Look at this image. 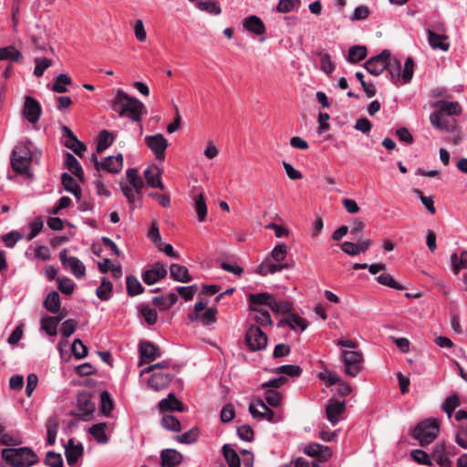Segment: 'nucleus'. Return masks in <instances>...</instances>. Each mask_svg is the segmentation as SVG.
I'll list each match as a JSON object with an SVG mask.
<instances>
[{"mask_svg": "<svg viewBox=\"0 0 467 467\" xmlns=\"http://www.w3.org/2000/svg\"><path fill=\"white\" fill-rule=\"evenodd\" d=\"M112 108L120 118H129L133 122H139L142 116L146 114L144 104L122 89L116 91V96L112 100Z\"/></svg>", "mask_w": 467, "mask_h": 467, "instance_id": "obj_1", "label": "nucleus"}, {"mask_svg": "<svg viewBox=\"0 0 467 467\" xmlns=\"http://www.w3.org/2000/svg\"><path fill=\"white\" fill-rule=\"evenodd\" d=\"M391 82L396 86L407 84L410 82L414 73V61L411 57H408L401 67V61L397 57H389L388 58V67L385 68Z\"/></svg>", "mask_w": 467, "mask_h": 467, "instance_id": "obj_2", "label": "nucleus"}, {"mask_svg": "<svg viewBox=\"0 0 467 467\" xmlns=\"http://www.w3.org/2000/svg\"><path fill=\"white\" fill-rule=\"evenodd\" d=\"M33 145L31 142H19L12 151L11 166L14 171L18 174H26L31 177L29 166L33 161Z\"/></svg>", "mask_w": 467, "mask_h": 467, "instance_id": "obj_3", "label": "nucleus"}, {"mask_svg": "<svg viewBox=\"0 0 467 467\" xmlns=\"http://www.w3.org/2000/svg\"><path fill=\"white\" fill-rule=\"evenodd\" d=\"M1 455L11 467H30L38 461L37 455L28 447L5 448Z\"/></svg>", "mask_w": 467, "mask_h": 467, "instance_id": "obj_4", "label": "nucleus"}, {"mask_svg": "<svg viewBox=\"0 0 467 467\" xmlns=\"http://www.w3.org/2000/svg\"><path fill=\"white\" fill-rule=\"evenodd\" d=\"M440 431L439 422L436 419L429 418L418 423L410 432L420 446L431 443Z\"/></svg>", "mask_w": 467, "mask_h": 467, "instance_id": "obj_5", "label": "nucleus"}, {"mask_svg": "<svg viewBox=\"0 0 467 467\" xmlns=\"http://www.w3.org/2000/svg\"><path fill=\"white\" fill-rule=\"evenodd\" d=\"M341 356L346 374L350 377H356L361 370L362 353L356 350L343 349Z\"/></svg>", "mask_w": 467, "mask_h": 467, "instance_id": "obj_6", "label": "nucleus"}, {"mask_svg": "<svg viewBox=\"0 0 467 467\" xmlns=\"http://www.w3.org/2000/svg\"><path fill=\"white\" fill-rule=\"evenodd\" d=\"M245 341L251 350H261L267 345V337L258 326L252 325L246 331Z\"/></svg>", "mask_w": 467, "mask_h": 467, "instance_id": "obj_7", "label": "nucleus"}, {"mask_svg": "<svg viewBox=\"0 0 467 467\" xmlns=\"http://www.w3.org/2000/svg\"><path fill=\"white\" fill-rule=\"evenodd\" d=\"M145 144L147 147L152 151L155 158L159 161H163L165 158V151L168 148V140L161 133H157L155 135L146 136Z\"/></svg>", "mask_w": 467, "mask_h": 467, "instance_id": "obj_8", "label": "nucleus"}, {"mask_svg": "<svg viewBox=\"0 0 467 467\" xmlns=\"http://www.w3.org/2000/svg\"><path fill=\"white\" fill-rule=\"evenodd\" d=\"M59 259L65 267H68L71 274L78 279H81L86 275L84 264L75 256H67V249L59 252Z\"/></svg>", "mask_w": 467, "mask_h": 467, "instance_id": "obj_9", "label": "nucleus"}, {"mask_svg": "<svg viewBox=\"0 0 467 467\" xmlns=\"http://www.w3.org/2000/svg\"><path fill=\"white\" fill-rule=\"evenodd\" d=\"M389 51L383 50L380 54L369 58L365 64V68L374 76H379L388 67Z\"/></svg>", "mask_w": 467, "mask_h": 467, "instance_id": "obj_10", "label": "nucleus"}, {"mask_svg": "<svg viewBox=\"0 0 467 467\" xmlns=\"http://www.w3.org/2000/svg\"><path fill=\"white\" fill-rule=\"evenodd\" d=\"M140 360L139 365L150 363L161 356L159 347L150 341H143L139 346Z\"/></svg>", "mask_w": 467, "mask_h": 467, "instance_id": "obj_11", "label": "nucleus"}, {"mask_svg": "<svg viewBox=\"0 0 467 467\" xmlns=\"http://www.w3.org/2000/svg\"><path fill=\"white\" fill-rule=\"evenodd\" d=\"M249 412L254 418L266 419L270 422L276 421L275 413L263 400L253 401L249 406Z\"/></svg>", "mask_w": 467, "mask_h": 467, "instance_id": "obj_12", "label": "nucleus"}, {"mask_svg": "<svg viewBox=\"0 0 467 467\" xmlns=\"http://www.w3.org/2000/svg\"><path fill=\"white\" fill-rule=\"evenodd\" d=\"M95 410V404L91 401L90 395L88 392L78 393L77 399L78 416L87 420Z\"/></svg>", "mask_w": 467, "mask_h": 467, "instance_id": "obj_13", "label": "nucleus"}, {"mask_svg": "<svg viewBox=\"0 0 467 467\" xmlns=\"http://www.w3.org/2000/svg\"><path fill=\"white\" fill-rule=\"evenodd\" d=\"M42 109L39 102L32 98L26 97L24 104V116L30 123H36L41 116Z\"/></svg>", "mask_w": 467, "mask_h": 467, "instance_id": "obj_14", "label": "nucleus"}, {"mask_svg": "<svg viewBox=\"0 0 467 467\" xmlns=\"http://www.w3.org/2000/svg\"><path fill=\"white\" fill-rule=\"evenodd\" d=\"M172 378L173 375L169 372H154L148 380V387L155 391H161L170 385Z\"/></svg>", "mask_w": 467, "mask_h": 467, "instance_id": "obj_15", "label": "nucleus"}, {"mask_svg": "<svg viewBox=\"0 0 467 467\" xmlns=\"http://www.w3.org/2000/svg\"><path fill=\"white\" fill-rule=\"evenodd\" d=\"M247 299L249 309H258L260 306L272 309L273 305H275V297L267 292L249 294Z\"/></svg>", "mask_w": 467, "mask_h": 467, "instance_id": "obj_16", "label": "nucleus"}, {"mask_svg": "<svg viewBox=\"0 0 467 467\" xmlns=\"http://www.w3.org/2000/svg\"><path fill=\"white\" fill-rule=\"evenodd\" d=\"M167 275V270L165 265L161 263H156L153 266L146 270L141 277L145 284L151 285L157 283L161 278L165 277Z\"/></svg>", "mask_w": 467, "mask_h": 467, "instance_id": "obj_17", "label": "nucleus"}, {"mask_svg": "<svg viewBox=\"0 0 467 467\" xmlns=\"http://www.w3.org/2000/svg\"><path fill=\"white\" fill-rule=\"evenodd\" d=\"M345 401L329 400L326 407L327 419L331 424L336 425L340 420V417L345 411Z\"/></svg>", "mask_w": 467, "mask_h": 467, "instance_id": "obj_18", "label": "nucleus"}, {"mask_svg": "<svg viewBox=\"0 0 467 467\" xmlns=\"http://www.w3.org/2000/svg\"><path fill=\"white\" fill-rule=\"evenodd\" d=\"M304 452L311 457H317L319 460L326 461L332 455V450L328 446L312 442L307 444Z\"/></svg>", "mask_w": 467, "mask_h": 467, "instance_id": "obj_19", "label": "nucleus"}, {"mask_svg": "<svg viewBox=\"0 0 467 467\" xmlns=\"http://www.w3.org/2000/svg\"><path fill=\"white\" fill-rule=\"evenodd\" d=\"M279 326H288L294 331L302 332L307 327V322L298 315L288 314L280 320Z\"/></svg>", "mask_w": 467, "mask_h": 467, "instance_id": "obj_20", "label": "nucleus"}, {"mask_svg": "<svg viewBox=\"0 0 467 467\" xmlns=\"http://www.w3.org/2000/svg\"><path fill=\"white\" fill-rule=\"evenodd\" d=\"M123 166L122 154L116 156H109L105 158L99 164V170L107 171L110 173H119Z\"/></svg>", "mask_w": 467, "mask_h": 467, "instance_id": "obj_21", "label": "nucleus"}, {"mask_svg": "<svg viewBox=\"0 0 467 467\" xmlns=\"http://www.w3.org/2000/svg\"><path fill=\"white\" fill-rule=\"evenodd\" d=\"M161 467H175L182 461V455L174 449H164L161 451Z\"/></svg>", "mask_w": 467, "mask_h": 467, "instance_id": "obj_22", "label": "nucleus"}, {"mask_svg": "<svg viewBox=\"0 0 467 467\" xmlns=\"http://www.w3.org/2000/svg\"><path fill=\"white\" fill-rule=\"evenodd\" d=\"M243 26L247 30L255 35H263L265 32V26L264 22L257 16H250L244 19Z\"/></svg>", "mask_w": 467, "mask_h": 467, "instance_id": "obj_23", "label": "nucleus"}, {"mask_svg": "<svg viewBox=\"0 0 467 467\" xmlns=\"http://www.w3.org/2000/svg\"><path fill=\"white\" fill-rule=\"evenodd\" d=\"M161 171L157 166H150L144 171V177L149 186L163 190L164 185L161 181Z\"/></svg>", "mask_w": 467, "mask_h": 467, "instance_id": "obj_24", "label": "nucleus"}, {"mask_svg": "<svg viewBox=\"0 0 467 467\" xmlns=\"http://www.w3.org/2000/svg\"><path fill=\"white\" fill-rule=\"evenodd\" d=\"M47 440L46 446H53L56 442L57 434L59 427V420L57 416H51L46 422Z\"/></svg>", "mask_w": 467, "mask_h": 467, "instance_id": "obj_25", "label": "nucleus"}, {"mask_svg": "<svg viewBox=\"0 0 467 467\" xmlns=\"http://www.w3.org/2000/svg\"><path fill=\"white\" fill-rule=\"evenodd\" d=\"M432 457L440 467H451L452 465V462L448 457V453L443 443L435 445L432 451Z\"/></svg>", "mask_w": 467, "mask_h": 467, "instance_id": "obj_26", "label": "nucleus"}, {"mask_svg": "<svg viewBox=\"0 0 467 467\" xmlns=\"http://www.w3.org/2000/svg\"><path fill=\"white\" fill-rule=\"evenodd\" d=\"M286 268H288L287 264H279L277 262L272 263L270 262V258H267L258 266L257 273L262 275H267L275 274Z\"/></svg>", "mask_w": 467, "mask_h": 467, "instance_id": "obj_27", "label": "nucleus"}, {"mask_svg": "<svg viewBox=\"0 0 467 467\" xmlns=\"http://www.w3.org/2000/svg\"><path fill=\"white\" fill-rule=\"evenodd\" d=\"M170 276L173 280L182 283H188L192 281V276L189 274L188 269L185 266L178 264H172L170 267Z\"/></svg>", "mask_w": 467, "mask_h": 467, "instance_id": "obj_28", "label": "nucleus"}, {"mask_svg": "<svg viewBox=\"0 0 467 467\" xmlns=\"http://www.w3.org/2000/svg\"><path fill=\"white\" fill-rule=\"evenodd\" d=\"M427 33L429 45L433 49H441L442 51H447L449 49L450 44L444 42V40L447 39L446 36L436 34L431 29H428Z\"/></svg>", "mask_w": 467, "mask_h": 467, "instance_id": "obj_29", "label": "nucleus"}, {"mask_svg": "<svg viewBox=\"0 0 467 467\" xmlns=\"http://www.w3.org/2000/svg\"><path fill=\"white\" fill-rule=\"evenodd\" d=\"M451 265L455 275L462 269H467V250H462L459 254L453 253L451 255Z\"/></svg>", "mask_w": 467, "mask_h": 467, "instance_id": "obj_30", "label": "nucleus"}, {"mask_svg": "<svg viewBox=\"0 0 467 467\" xmlns=\"http://www.w3.org/2000/svg\"><path fill=\"white\" fill-rule=\"evenodd\" d=\"M62 184L65 190L72 193L77 198H80L81 190L77 181L67 172H64L61 176Z\"/></svg>", "mask_w": 467, "mask_h": 467, "instance_id": "obj_31", "label": "nucleus"}, {"mask_svg": "<svg viewBox=\"0 0 467 467\" xmlns=\"http://www.w3.org/2000/svg\"><path fill=\"white\" fill-rule=\"evenodd\" d=\"M159 408L162 411L166 410H177L182 411V404L177 400L173 393H170L166 399L161 400L159 402Z\"/></svg>", "mask_w": 467, "mask_h": 467, "instance_id": "obj_32", "label": "nucleus"}, {"mask_svg": "<svg viewBox=\"0 0 467 467\" xmlns=\"http://www.w3.org/2000/svg\"><path fill=\"white\" fill-rule=\"evenodd\" d=\"M22 57V53L14 46L0 47V60L19 62Z\"/></svg>", "mask_w": 467, "mask_h": 467, "instance_id": "obj_33", "label": "nucleus"}, {"mask_svg": "<svg viewBox=\"0 0 467 467\" xmlns=\"http://www.w3.org/2000/svg\"><path fill=\"white\" fill-rule=\"evenodd\" d=\"M61 321L58 317H44L41 318V328L46 331L49 336H56L57 333V326Z\"/></svg>", "mask_w": 467, "mask_h": 467, "instance_id": "obj_34", "label": "nucleus"}, {"mask_svg": "<svg viewBox=\"0 0 467 467\" xmlns=\"http://www.w3.org/2000/svg\"><path fill=\"white\" fill-rule=\"evenodd\" d=\"M430 120L431 125L440 130H450V119L438 110L431 114Z\"/></svg>", "mask_w": 467, "mask_h": 467, "instance_id": "obj_35", "label": "nucleus"}, {"mask_svg": "<svg viewBox=\"0 0 467 467\" xmlns=\"http://www.w3.org/2000/svg\"><path fill=\"white\" fill-rule=\"evenodd\" d=\"M367 57V47L364 46H353L348 49L346 59L349 63H357L363 60Z\"/></svg>", "mask_w": 467, "mask_h": 467, "instance_id": "obj_36", "label": "nucleus"}, {"mask_svg": "<svg viewBox=\"0 0 467 467\" xmlns=\"http://www.w3.org/2000/svg\"><path fill=\"white\" fill-rule=\"evenodd\" d=\"M438 111L443 115L458 116L462 113L460 105L454 101H441L437 104Z\"/></svg>", "mask_w": 467, "mask_h": 467, "instance_id": "obj_37", "label": "nucleus"}, {"mask_svg": "<svg viewBox=\"0 0 467 467\" xmlns=\"http://www.w3.org/2000/svg\"><path fill=\"white\" fill-rule=\"evenodd\" d=\"M66 165L76 177L83 179L84 171L79 161L69 152L66 153Z\"/></svg>", "mask_w": 467, "mask_h": 467, "instance_id": "obj_38", "label": "nucleus"}, {"mask_svg": "<svg viewBox=\"0 0 467 467\" xmlns=\"http://www.w3.org/2000/svg\"><path fill=\"white\" fill-rule=\"evenodd\" d=\"M193 207L200 222H203L207 215V206L202 193L195 194L193 197Z\"/></svg>", "mask_w": 467, "mask_h": 467, "instance_id": "obj_39", "label": "nucleus"}, {"mask_svg": "<svg viewBox=\"0 0 467 467\" xmlns=\"http://www.w3.org/2000/svg\"><path fill=\"white\" fill-rule=\"evenodd\" d=\"M222 451L229 467H240V457L229 444H224Z\"/></svg>", "mask_w": 467, "mask_h": 467, "instance_id": "obj_40", "label": "nucleus"}, {"mask_svg": "<svg viewBox=\"0 0 467 467\" xmlns=\"http://www.w3.org/2000/svg\"><path fill=\"white\" fill-rule=\"evenodd\" d=\"M44 306L53 314L60 311V299L57 291L50 292L44 301Z\"/></svg>", "mask_w": 467, "mask_h": 467, "instance_id": "obj_41", "label": "nucleus"}, {"mask_svg": "<svg viewBox=\"0 0 467 467\" xmlns=\"http://www.w3.org/2000/svg\"><path fill=\"white\" fill-rule=\"evenodd\" d=\"M114 141V137L109 131L103 130L99 132L97 143V152L101 153Z\"/></svg>", "mask_w": 467, "mask_h": 467, "instance_id": "obj_42", "label": "nucleus"}, {"mask_svg": "<svg viewBox=\"0 0 467 467\" xmlns=\"http://www.w3.org/2000/svg\"><path fill=\"white\" fill-rule=\"evenodd\" d=\"M96 295L100 300L108 301L112 295V284L107 278H102L100 285L96 290Z\"/></svg>", "mask_w": 467, "mask_h": 467, "instance_id": "obj_43", "label": "nucleus"}, {"mask_svg": "<svg viewBox=\"0 0 467 467\" xmlns=\"http://www.w3.org/2000/svg\"><path fill=\"white\" fill-rule=\"evenodd\" d=\"M69 84H71V78L66 74H60L55 78L52 90L57 93L67 92V87Z\"/></svg>", "mask_w": 467, "mask_h": 467, "instance_id": "obj_44", "label": "nucleus"}, {"mask_svg": "<svg viewBox=\"0 0 467 467\" xmlns=\"http://www.w3.org/2000/svg\"><path fill=\"white\" fill-rule=\"evenodd\" d=\"M106 423H97L89 429L90 434L99 443H107L109 439L105 432Z\"/></svg>", "mask_w": 467, "mask_h": 467, "instance_id": "obj_45", "label": "nucleus"}, {"mask_svg": "<svg viewBox=\"0 0 467 467\" xmlns=\"http://www.w3.org/2000/svg\"><path fill=\"white\" fill-rule=\"evenodd\" d=\"M127 292L130 296H135L143 292V287L137 277L133 275L127 276Z\"/></svg>", "mask_w": 467, "mask_h": 467, "instance_id": "obj_46", "label": "nucleus"}, {"mask_svg": "<svg viewBox=\"0 0 467 467\" xmlns=\"http://www.w3.org/2000/svg\"><path fill=\"white\" fill-rule=\"evenodd\" d=\"M196 6L199 10L207 12L210 15L217 16L222 12L221 7L213 1L202 0L197 3Z\"/></svg>", "mask_w": 467, "mask_h": 467, "instance_id": "obj_47", "label": "nucleus"}, {"mask_svg": "<svg viewBox=\"0 0 467 467\" xmlns=\"http://www.w3.org/2000/svg\"><path fill=\"white\" fill-rule=\"evenodd\" d=\"M461 405L460 399L457 395H451L446 398L442 410L447 414L448 418L452 416L453 410Z\"/></svg>", "mask_w": 467, "mask_h": 467, "instance_id": "obj_48", "label": "nucleus"}, {"mask_svg": "<svg viewBox=\"0 0 467 467\" xmlns=\"http://www.w3.org/2000/svg\"><path fill=\"white\" fill-rule=\"evenodd\" d=\"M410 456L414 462H416L419 464L426 465V466H431L432 461L431 459V456L424 451L417 449L413 450L410 452Z\"/></svg>", "mask_w": 467, "mask_h": 467, "instance_id": "obj_49", "label": "nucleus"}, {"mask_svg": "<svg viewBox=\"0 0 467 467\" xmlns=\"http://www.w3.org/2000/svg\"><path fill=\"white\" fill-rule=\"evenodd\" d=\"M83 448L81 445H74L66 448V458L68 465L73 466L79 456L82 454Z\"/></svg>", "mask_w": 467, "mask_h": 467, "instance_id": "obj_50", "label": "nucleus"}, {"mask_svg": "<svg viewBox=\"0 0 467 467\" xmlns=\"http://www.w3.org/2000/svg\"><path fill=\"white\" fill-rule=\"evenodd\" d=\"M126 177L130 184V186L135 187L137 190H142L144 183L141 178L139 176L138 171L136 169H128L126 171Z\"/></svg>", "mask_w": 467, "mask_h": 467, "instance_id": "obj_51", "label": "nucleus"}, {"mask_svg": "<svg viewBox=\"0 0 467 467\" xmlns=\"http://www.w3.org/2000/svg\"><path fill=\"white\" fill-rule=\"evenodd\" d=\"M377 281L382 285H386L399 291L404 290V286L396 282L389 274L379 275L377 277Z\"/></svg>", "mask_w": 467, "mask_h": 467, "instance_id": "obj_52", "label": "nucleus"}, {"mask_svg": "<svg viewBox=\"0 0 467 467\" xmlns=\"http://www.w3.org/2000/svg\"><path fill=\"white\" fill-rule=\"evenodd\" d=\"M100 411L103 415L109 416L113 410V401L108 391H102L100 393Z\"/></svg>", "mask_w": 467, "mask_h": 467, "instance_id": "obj_53", "label": "nucleus"}, {"mask_svg": "<svg viewBox=\"0 0 467 467\" xmlns=\"http://www.w3.org/2000/svg\"><path fill=\"white\" fill-rule=\"evenodd\" d=\"M120 188L130 204H133L136 202V199L140 195L141 190H137L135 187L121 183Z\"/></svg>", "mask_w": 467, "mask_h": 467, "instance_id": "obj_54", "label": "nucleus"}, {"mask_svg": "<svg viewBox=\"0 0 467 467\" xmlns=\"http://www.w3.org/2000/svg\"><path fill=\"white\" fill-rule=\"evenodd\" d=\"M161 425L163 428L172 431H179L181 430V423L178 419L171 415H164L161 419Z\"/></svg>", "mask_w": 467, "mask_h": 467, "instance_id": "obj_55", "label": "nucleus"}, {"mask_svg": "<svg viewBox=\"0 0 467 467\" xmlns=\"http://www.w3.org/2000/svg\"><path fill=\"white\" fill-rule=\"evenodd\" d=\"M34 75L37 78L42 77L45 70L51 66V60L47 57H36L35 59Z\"/></svg>", "mask_w": 467, "mask_h": 467, "instance_id": "obj_56", "label": "nucleus"}, {"mask_svg": "<svg viewBox=\"0 0 467 467\" xmlns=\"http://www.w3.org/2000/svg\"><path fill=\"white\" fill-rule=\"evenodd\" d=\"M140 314L144 317L146 323L150 326L154 325L157 322L158 315L155 309L150 307V306H142L140 309Z\"/></svg>", "mask_w": 467, "mask_h": 467, "instance_id": "obj_57", "label": "nucleus"}, {"mask_svg": "<svg viewBox=\"0 0 467 467\" xmlns=\"http://www.w3.org/2000/svg\"><path fill=\"white\" fill-rule=\"evenodd\" d=\"M71 349L74 357L78 359L83 358L88 355V348L78 338L73 341Z\"/></svg>", "mask_w": 467, "mask_h": 467, "instance_id": "obj_58", "label": "nucleus"}, {"mask_svg": "<svg viewBox=\"0 0 467 467\" xmlns=\"http://www.w3.org/2000/svg\"><path fill=\"white\" fill-rule=\"evenodd\" d=\"M286 254V245L285 244H279L274 247L269 258H272L274 261L281 264V262L285 258Z\"/></svg>", "mask_w": 467, "mask_h": 467, "instance_id": "obj_59", "label": "nucleus"}, {"mask_svg": "<svg viewBox=\"0 0 467 467\" xmlns=\"http://www.w3.org/2000/svg\"><path fill=\"white\" fill-rule=\"evenodd\" d=\"M319 56L321 70L327 75H330L335 69V65L331 60V57L327 53H321Z\"/></svg>", "mask_w": 467, "mask_h": 467, "instance_id": "obj_60", "label": "nucleus"}, {"mask_svg": "<svg viewBox=\"0 0 467 467\" xmlns=\"http://www.w3.org/2000/svg\"><path fill=\"white\" fill-rule=\"evenodd\" d=\"M45 463L50 467H62L63 458L60 453L50 451L47 452Z\"/></svg>", "mask_w": 467, "mask_h": 467, "instance_id": "obj_61", "label": "nucleus"}, {"mask_svg": "<svg viewBox=\"0 0 467 467\" xmlns=\"http://www.w3.org/2000/svg\"><path fill=\"white\" fill-rule=\"evenodd\" d=\"M44 226V222L40 217L35 218L30 223V233L27 235V240H33L36 237L39 233L42 231Z\"/></svg>", "mask_w": 467, "mask_h": 467, "instance_id": "obj_62", "label": "nucleus"}, {"mask_svg": "<svg viewBox=\"0 0 467 467\" xmlns=\"http://www.w3.org/2000/svg\"><path fill=\"white\" fill-rule=\"evenodd\" d=\"M275 372L279 374H285L290 377L299 376L302 369L296 365H283L275 368Z\"/></svg>", "mask_w": 467, "mask_h": 467, "instance_id": "obj_63", "label": "nucleus"}, {"mask_svg": "<svg viewBox=\"0 0 467 467\" xmlns=\"http://www.w3.org/2000/svg\"><path fill=\"white\" fill-rule=\"evenodd\" d=\"M250 317L254 320L258 326H270L272 319L269 311L250 314Z\"/></svg>", "mask_w": 467, "mask_h": 467, "instance_id": "obj_64", "label": "nucleus"}]
</instances>
